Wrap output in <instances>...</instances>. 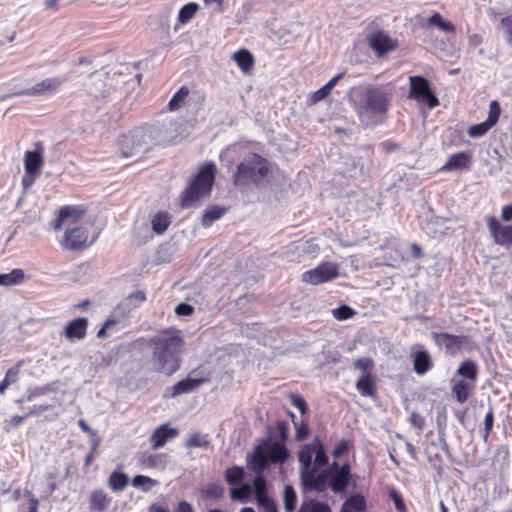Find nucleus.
<instances>
[{
	"label": "nucleus",
	"mask_w": 512,
	"mask_h": 512,
	"mask_svg": "<svg viewBox=\"0 0 512 512\" xmlns=\"http://www.w3.org/2000/svg\"><path fill=\"white\" fill-rule=\"evenodd\" d=\"M389 497L393 501L395 505V509L397 512H408L404 499L400 492H398L395 488H391L389 490Z\"/></svg>",
	"instance_id": "obj_50"
},
{
	"label": "nucleus",
	"mask_w": 512,
	"mask_h": 512,
	"mask_svg": "<svg viewBox=\"0 0 512 512\" xmlns=\"http://www.w3.org/2000/svg\"><path fill=\"white\" fill-rule=\"evenodd\" d=\"M276 426H277V430H278L279 436H280V439L278 441H283L284 443H286V441L288 439V432H289V427H288L287 422L284 420L278 421Z\"/></svg>",
	"instance_id": "obj_62"
},
{
	"label": "nucleus",
	"mask_w": 512,
	"mask_h": 512,
	"mask_svg": "<svg viewBox=\"0 0 512 512\" xmlns=\"http://www.w3.org/2000/svg\"><path fill=\"white\" fill-rule=\"evenodd\" d=\"M289 415H290V417L293 421V424L295 426L296 440L297 441L305 440L309 436V433H310L308 421L306 419H302L300 422H297V421H295L296 416L294 413L290 412Z\"/></svg>",
	"instance_id": "obj_37"
},
{
	"label": "nucleus",
	"mask_w": 512,
	"mask_h": 512,
	"mask_svg": "<svg viewBox=\"0 0 512 512\" xmlns=\"http://www.w3.org/2000/svg\"><path fill=\"white\" fill-rule=\"evenodd\" d=\"M314 467L321 468L328 464V456L325 452L324 445L322 441L318 438L314 439Z\"/></svg>",
	"instance_id": "obj_33"
},
{
	"label": "nucleus",
	"mask_w": 512,
	"mask_h": 512,
	"mask_svg": "<svg viewBox=\"0 0 512 512\" xmlns=\"http://www.w3.org/2000/svg\"><path fill=\"white\" fill-rule=\"evenodd\" d=\"M413 369L418 375L427 373L433 367L429 353L422 349L412 353Z\"/></svg>",
	"instance_id": "obj_24"
},
{
	"label": "nucleus",
	"mask_w": 512,
	"mask_h": 512,
	"mask_svg": "<svg viewBox=\"0 0 512 512\" xmlns=\"http://www.w3.org/2000/svg\"><path fill=\"white\" fill-rule=\"evenodd\" d=\"M64 81L65 79L60 77L46 78L34 86L19 92V95L41 96L48 93H54L61 87Z\"/></svg>",
	"instance_id": "obj_15"
},
{
	"label": "nucleus",
	"mask_w": 512,
	"mask_h": 512,
	"mask_svg": "<svg viewBox=\"0 0 512 512\" xmlns=\"http://www.w3.org/2000/svg\"><path fill=\"white\" fill-rule=\"evenodd\" d=\"M494 425V410L493 407H489L488 412L485 415L484 418V429H483V441L485 443L488 442L489 436L493 430Z\"/></svg>",
	"instance_id": "obj_45"
},
{
	"label": "nucleus",
	"mask_w": 512,
	"mask_h": 512,
	"mask_svg": "<svg viewBox=\"0 0 512 512\" xmlns=\"http://www.w3.org/2000/svg\"><path fill=\"white\" fill-rule=\"evenodd\" d=\"M472 163V154L462 151L452 154L446 163L440 168L441 172H450L454 170H469Z\"/></svg>",
	"instance_id": "obj_18"
},
{
	"label": "nucleus",
	"mask_w": 512,
	"mask_h": 512,
	"mask_svg": "<svg viewBox=\"0 0 512 512\" xmlns=\"http://www.w3.org/2000/svg\"><path fill=\"white\" fill-rule=\"evenodd\" d=\"M316 467L312 468L305 474L301 475L302 482L306 488L323 491L325 489L327 481L329 482L328 469L317 474Z\"/></svg>",
	"instance_id": "obj_19"
},
{
	"label": "nucleus",
	"mask_w": 512,
	"mask_h": 512,
	"mask_svg": "<svg viewBox=\"0 0 512 512\" xmlns=\"http://www.w3.org/2000/svg\"><path fill=\"white\" fill-rule=\"evenodd\" d=\"M98 446H99V441L95 440L90 449V452L88 453V455L85 458V462H84L85 467H89L92 464V462L94 461V459L97 455Z\"/></svg>",
	"instance_id": "obj_63"
},
{
	"label": "nucleus",
	"mask_w": 512,
	"mask_h": 512,
	"mask_svg": "<svg viewBox=\"0 0 512 512\" xmlns=\"http://www.w3.org/2000/svg\"><path fill=\"white\" fill-rule=\"evenodd\" d=\"M332 314L335 319L344 321L355 316L356 311L348 305H341L340 307L333 309Z\"/></svg>",
	"instance_id": "obj_46"
},
{
	"label": "nucleus",
	"mask_w": 512,
	"mask_h": 512,
	"mask_svg": "<svg viewBox=\"0 0 512 512\" xmlns=\"http://www.w3.org/2000/svg\"><path fill=\"white\" fill-rule=\"evenodd\" d=\"M178 435L179 430L177 428L170 427L168 423H165L153 431L149 441L153 449H159Z\"/></svg>",
	"instance_id": "obj_17"
},
{
	"label": "nucleus",
	"mask_w": 512,
	"mask_h": 512,
	"mask_svg": "<svg viewBox=\"0 0 512 512\" xmlns=\"http://www.w3.org/2000/svg\"><path fill=\"white\" fill-rule=\"evenodd\" d=\"M111 500L102 489L94 490L89 495V509L91 512H102L110 506Z\"/></svg>",
	"instance_id": "obj_23"
},
{
	"label": "nucleus",
	"mask_w": 512,
	"mask_h": 512,
	"mask_svg": "<svg viewBox=\"0 0 512 512\" xmlns=\"http://www.w3.org/2000/svg\"><path fill=\"white\" fill-rule=\"evenodd\" d=\"M433 339L437 345H443L448 354L454 356L462 348L470 344V338L466 335H454L447 332L433 333Z\"/></svg>",
	"instance_id": "obj_11"
},
{
	"label": "nucleus",
	"mask_w": 512,
	"mask_h": 512,
	"mask_svg": "<svg viewBox=\"0 0 512 512\" xmlns=\"http://www.w3.org/2000/svg\"><path fill=\"white\" fill-rule=\"evenodd\" d=\"M20 366L21 363H17L15 366L7 370L4 380H6L9 385H12L18 381L20 374Z\"/></svg>",
	"instance_id": "obj_55"
},
{
	"label": "nucleus",
	"mask_w": 512,
	"mask_h": 512,
	"mask_svg": "<svg viewBox=\"0 0 512 512\" xmlns=\"http://www.w3.org/2000/svg\"><path fill=\"white\" fill-rule=\"evenodd\" d=\"M217 173L214 162L207 161L202 164L198 172L190 179L187 187L180 194V207L190 208L210 197Z\"/></svg>",
	"instance_id": "obj_3"
},
{
	"label": "nucleus",
	"mask_w": 512,
	"mask_h": 512,
	"mask_svg": "<svg viewBox=\"0 0 512 512\" xmlns=\"http://www.w3.org/2000/svg\"><path fill=\"white\" fill-rule=\"evenodd\" d=\"M353 365L356 369L362 371L363 374H366L371 373L374 362L371 358H359L354 361Z\"/></svg>",
	"instance_id": "obj_53"
},
{
	"label": "nucleus",
	"mask_w": 512,
	"mask_h": 512,
	"mask_svg": "<svg viewBox=\"0 0 512 512\" xmlns=\"http://www.w3.org/2000/svg\"><path fill=\"white\" fill-rule=\"evenodd\" d=\"M178 316H191L194 313V307L187 303H180L175 308Z\"/></svg>",
	"instance_id": "obj_59"
},
{
	"label": "nucleus",
	"mask_w": 512,
	"mask_h": 512,
	"mask_svg": "<svg viewBox=\"0 0 512 512\" xmlns=\"http://www.w3.org/2000/svg\"><path fill=\"white\" fill-rule=\"evenodd\" d=\"M269 460L266 456V450L263 445H257L252 455L247 458L248 467L257 475H263V472L269 466Z\"/></svg>",
	"instance_id": "obj_20"
},
{
	"label": "nucleus",
	"mask_w": 512,
	"mask_h": 512,
	"mask_svg": "<svg viewBox=\"0 0 512 512\" xmlns=\"http://www.w3.org/2000/svg\"><path fill=\"white\" fill-rule=\"evenodd\" d=\"M266 450V456L272 464H283L289 458V450L283 441L271 442L270 439L261 444Z\"/></svg>",
	"instance_id": "obj_16"
},
{
	"label": "nucleus",
	"mask_w": 512,
	"mask_h": 512,
	"mask_svg": "<svg viewBox=\"0 0 512 512\" xmlns=\"http://www.w3.org/2000/svg\"><path fill=\"white\" fill-rule=\"evenodd\" d=\"M199 10V5L195 2H190L181 7L178 13V21L181 24L187 23Z\"/></svg>",
	"instance_id": "obj_39"
},
{
	"label": "nucleus",
	"mask_w": 512,
	"mask_h": 512,
	"mask_svg": "<svg viewBox=\"0 0 512 512\" xmlns=\"http://www.w3.org/2000/svg\"><path fill=\"white\" fill-rule=\"evenodd\" d=\"M368 44L378 56H382L398 47L396 40L392 39L384 31L372 32L367 37Z\"/></svg>",
	"instance_id": "obj_13"
},
{
	"label": "nucleus",
	"mask_w": 512,
	"mask_h": 512,
	"mask_svg": "<svg viewBox=\"0 0 512 512\" xmlns=\"http://www.w3.org/2000/svg\"><path fill=\"white\" fill-rule=\"evenodd\" d=\"M329 472V487L335 493L344 491L351 477V468L348 463L339 466L337 462H333L328 469Z\"/></svg>",
	"instance_id": "obj_9"
},
{
	"label": "nucleus",
	"mask_w": 512,
	"mask_h": 512,
	"mask_svg": "<svg viewBox=\"0 0 512 512\" xmlns=\"http://www.w3.org/2000/svg\"><path fill=\"white\" fill-rule=\"evenodd\" d=\"M487 227L490 232L493 241L500 246L510 247L512 246V225H503L494 216H488L486 218Z\"/></svg>",
	"instance_id": "obj_10"
},
{
	"label": "nucleus",
	"mask_w": 512,
	"mask_h": 512,
	"mask_svg": "<svg viewBox=\"0 0 512 512\" xmlns=\"http://www.w3.org/2000/svg\"><path fill=\"white\" fill-rule=\"evenodd\" d=\"M271 164L262 155L250 152L236 167L232 175L233 184L236 187H248L260 185L271 175Z\"/></svg>",
	"instance_id": "obj_4"
},
{
	"label": "nucleus",
	"mask_w": 512,
	"mask_h": 512,
	"mask_svg": "<svg viewBox=\"0 0 512 512\" xmlns=\"http://www.w3.org/2000/svg\"><path fill=\"white\" fill-rule=\"evenodd\" d=\"M356 389L364 397H374L376 395V378L372 373L362 374L356 382Z\"/></svg>",
	"instance_id": "obj_25"
},
{
	"label": "nucleus",
	"mask_w": 512,
	"mask_h": 512,
	"mask_svg": "<svg viewBox=\"0 0 512 512\" xmlns=\"http://www.w3.org/2000/svg\"><path fill=\"white\" fill-rule=\"evenodd\" d=\"M347 95L350 105L359 117L385 116L389 110L391 94L382 87L354 86Z\"/></svg>",
	"instance_id": "obj_2"
},
{
	"label": "nucleus",
	"mask_w": 512,
	"mask_h": 512,
	"mask_svg": "<svg viewBox=\"0 0 512 512\" xmlns=\"http://www.w3.org/2000/svg\"><path fill=\"white\" fill-rule=\"evenodd\" d=\"M52 391H53V387H52L51 384H47V385H44V386L34 387L33 389H31L29 391V394L27 396V400L30 401V400H32L35 397H39V396L48 394V393H50Z\"/></svg>",
	"instance_id": "obj_54"
},
{
	"label": "nucleus",
	"mask_w": 512,
	"mask_h": 512,
	"mask_svg": "<svg viewBox=\"0 0 512 512\" xmlns=\"http://www.w3.org/2000/svg\"><path fill=\"white\" fill-rule=\"evenodd\" d=\"M232 58L243 73H250L255 65V58L247 49L236 51Z\"/></svg>",
	"instance_id": "obj_26"
},
{
	"label": "nucleus",
	"mask_w": 512,
	"mask_h": 512,
	"mask_svg": "<svg viewBox=\"0 0 512 512\" xmlns=\"http://www.w3.org/2000/svg\"><path fill=\"white\" fill-rule=\"evenodd\" d=\"M128 476L124 473L114 471L110 474L108 479L109 487L113 491H122L128 485Z\"/></svg>",
	"instance_id": "obj_34"
},
{
	"label": "nucleus",
	"mask_w": 512,
	"mask_h": 512,
	"mask_svg": "<svg viewBox=\"0 0 512 512\" xmlns=\"http://www.w3.org/2000/svg\"><path fill=\"white\" fill-rule=\"evenodd\" d=\"M428 25L437 26L440 30L448 33H454L456 30L454 24L443 20L441 14L438 12H435L428 18Z\"/></svg>",
	"instance_id": "obj_38"
},
{
	"label": "nucleus",
	"mask_w": 512,
	"mask_h": 512,
	"mask_svg": "<svg viewBox=\"0 0 512 512\" xmlns=\"http://www.w3.org/2000/svg\"><path fill=\"white\" fill-rule=\"evenodd\" d=\"M208 445L207 436L198 432L190 434L185 442L187 448H206Z\"/></svg>",
	"instance_id": "obj_42"
},
{
	"label": "nucleus",
	"mask_w": 512,
	"mask_h": 512,
	"mask_svg": "<svg viewBox=\"0 0 512 512\" xmlns=\"http://www.w3.org/2000/svg\"><path fill=\"white\" fill-rule=\"evenodd\" d=\"M32 414H33V411H30L23 416H19V415L12 416L9 420H7V427H10V428L19 427L20 425H22L23 421Z\"/></svg>",
	"instance_id": "obj_60"
},
{
	"label": "nucleus",
	"mask_w": 512,
	"mask_h": 512,
	"mask_svg": "<svg viewBox=\"0 0 512 512\" xmlns=\"http://www.w3.org/2000/svg\"><path fill=\"white\" fill-rule=\"evenodd\" d=\"M89 233L86 227L77 226L68 229L61 241V246L64 249L72 251H82L86 249L92 242L88 241Z\"/></svg>",
	"instance_id": "obj_8"
},
{
	"label": "nucleus",
	"mask_w": 512,
	"mask_h": 512,
	"mask_svg": "<svg viewBox=\"0 0 512 512\" xmlns=\"http://www.w3.org/2000/svg\"><path fill=\"white\" fill-rule=\"evenodd\" d=\"M331 512L330 507L323 502L313 501L311 504H302L298 512Z\"/></svg>",
	"instance_id": "obj_48"
},
{
	"label": "nucleus",
	"mask_w": 512,
	"mask_h": 512,
	"mask_svg": "<svg viewBox=\"0 0 512 512\" xmlns=\"http://www.w3.org/2000/svg\"><path fill=\"white\" fill-rule=\"evenodd\" d=\"M289 399H290L291 404L294 407H296L302 415H304L308 412L307 402L300 394L290 393Z\"/></svg>",
	"instance_id": "obj_52"
},
{
	"label": "nucleus",
	"mask_w": 512,
	"mask_h": 512,
	"mask_svg": "<svg viewBox=\"0 0 512 512\" xmlns=\"http://www.w3.org/2000/svg\"><path fill=\"white\" fill-rule=\"evenodd\" d=\"M493 126L488 122L484 121L479 124L472 125L468 129V135L472 138L480 137L486 134Z\"/></svg>",
	"instance_id": "obj_47"
},
{
	"label": "nucleus",
	"mask_w": 512,
	"mask_h": 512,
	"mask_svg": "<svg viewBox=\"0 0 512 512\" xmlns=\"http://www.w3.org/2000/svg\"><path fill=\"white\" fill-rule=\"evenodd\" d=\"M201 494L205 499H220L224 495V488L218 483H208L201 488Z\"/></svg>",
	"instance_id": "obj_36"
},
{
	"label": "nucleus",
	"mask_w": 512,
	"mask_h": 512,
	"mask_svg": "<svg viewBox=\"0 0 512 512\" xmlns=\"http://www.w3.org/2000/svg\"><path fill=\"white\" fill-rule=\"evenodd\" d=\"M314 452L315 451L313 442L311 444H305L301 447L298 453L301 475L305 474L306 472L314 468V465L312 464Z\"/></svg>",
	"instance_id": "obj_27"
},
{
	"label": "nucleus",
	"mask_w": 512,
	"mask_h": 512,
	"mask_svg": "<svg viewBox=\"0 0 512 512\" xmlns=\"http://www.w3.org/2000/svg\"><path fill=\"white\" fill-rule=\"evenodd\" d=\"M349 451V443L347 440H340L339 443L335 446L332 451V456L334 458H339L344 454H347Z\"/></svg>",
	"instance_id": "obj_57"
},
{
	"label": "nucleus",
	"mask_w": 512,
	"mask_h": 512,
	"mask_svg": "<svg viewBox=\"0 0 512 512\" xmlns=\"http://www.w3.org/2000/svg\"><path fill=\"white\" fill-rule=\"evenodd\" d=\"M409 98L421 105L434 109L440 102L431 88L430 82L424 76L414 75L409 77Z\"/></svg>",
	"instance_id": "obj_6"
},
{
	"label": "nucleus",
	"mask_w": 512,
	"mask_h": 512,
	"mask_svg": "<svg viewBox=\"0 0 512 512\" xmlns=\"http://www.w3.org/2000/svg\"><path fill=\"white\" fill-rule=\"evenodd\" d=\"M226 212V208L217 205L207 208L201 217L202 226L205 228L210 227L214 221L220 219Z\"/></svg>",
	"instance_id": "obj_31"
},
{
	"label": "nucleus",
	"mask_w": 512,
	"mask_h": 512,
	"mask_svg": "<svg viewBox=\"0 0 512 512\" xmlns=\"http://www.w3.org/2000/svg\"><path fill=\"white\" fill-rule=\"evenodd\" d=\"M501 26L505 29L508 43L512 45V16L503 17Z\"/></svg>",
	"instance_id": "obj_58"
},
{
	"label": "nucleus",
	"mask_w": 512,
	"mask_h": 512,
	"mask_svg": "<svg viewBox=\"0 0 512 512\" xmlns=\"http://www.w3.org/2000/svg\"><path fill=\"white\" fill-rule=\"evenodd\" d=\"M204 379H194V378H186L183 380H180L175 385H173L171 388L167 389V397L174 398L180 394L189 393L196 388H198L202 383H204Z\"/></svg>",
	"instance_id": "obj_22"
},
{
	"label": "nucleus",
	"mask_w": 512,
	"mask_h": 512,
	"mask_svg": "<svg viewBox=\"0 0 512 512\" xmlns=\"http://www.w3.org/2000/svg\"><path fill=\"white\" fill-rule=\"evenodd\" d=\"M189 92L190 91L187 86H182L170 99L168 103L169 110L175 111L179 109L188 97Z\"/></svg>",
	"instance_id": "obj_40"
},
{
	"label": "nucleus",
	"mask_w": 512,
	"mask_h": 512,
	"mask_svg": "<svg viewBox=\"0 0 512 512\" xmlns=\"http://www.w3.org/2000/svg\"><path fill=\"white\" fill-rule=\"evenodd\" d=\"M252 495V486L248 483L242 484L238 488H232L230 490V497L234 500L246 502Z\"/></svg>",
	"instance_id": "obj_41"
},
{
	"label": "nucleus",
	"mask_w": 512,
	"mask_h": 512,
	"mask_svg": "<svg viewBox=\"0 0 512 512\" xmlns=\"http://www.w3.org/2000/svg\"><path fill=\"white\" fill-rule=\"evenodd\" d=\"M501 115V106L497 100H493L489 104V113L486 121L495 126Z\"/></svg>",
	"instance_id": "obj_49"
},
{
	"label": "nucleus",
	"mask_w": 512,
	"mask_h": 512,
	"mask_svg": "<svg viewBox=\"0 0 512 512\" xmlns=\"http://www.w3.org/2000/svg\"><path fill=\"white\" fill-rule=\"evenodd\" d=\"M366 510V500L361 494L350 496L343 504L340 512H364Z\"/></svg>",
	"instance_id": "obj_30"
},
{
	"label": "nucleus",
	"mask_w": 512,
	"mask_h": 512,
	"mask_svg": "<svg viewBox=\"0 0 512 512\" xmlns=\"http://www.w3.org/2000/svg\"><path fill=\"white\" fill-rule=\"evenodd\" d=\"M175 512H195V510L189 502L182 500L178 502Z\"/></svg>",
	"instance_id": "obj_64"
},
{
	"label": "nucleus",
	"mask_w": 512,
	"mask_h": 512,
	"mask_svg": "<svg viewBox=\"0 0 512 512\" xmlns=\"http://www.w3.org/2000/svg\"><path fill=\"white\" fill-rule=\"evenodd\" d=\"M283 498H284V508H285L286 512H293L296 508L297 495L292 486H290V485L285 486Z\"/></svg>",
	"instance_id": "obj_43"
},
{
	"label": "nucleus",
	"mask_w": 512,
	"mask_h": 512,
	"mask_svg": "<svg viewBox=\"0 0 512 512\" xmlns=\"http://www.w3.org/2000/svg\"><path fill=\"white\" fill-rule=\"evenodd\" d=\"M330 93H331V90L326 85H324L323 87H321L320 89H318L317 91H315L312 94V97H311L312 102L313 103L320 102L323 99H325Z\"/></svg>",
	"instance_id": "obj_61"
},
{
	"label": "nucleus",
	"mask_w": 512,
	"mask_h": 512,
	"mask_svg": "<svg viewBox=\"0 0 512 512\" xmlns=\"http://www.w3.org/2000/svg\"><path fill=\"white\" fill-rule=\"evenodd\" d=\"M126 301L127 305L132 308L139 307L144 301H146V294L142 290H137L129 294Z\"/></svg>",
	"instance_id": "obj_51"
},
{
	"label": "nucleus",
	"mask_w": 512,
	"mask_h": 512,
	"mask_svg": "<svg viewBox=\"0 0 512 512\" xmlns=\"http://www.w3.org/2000/svg\"><path fill=\"white\" fill-rule=\"evenodd\" d=\"M456 373L462 378L452 381L451 394L459 404H464L476 389L478 366L472 360H465Z\"/></svg>",
	"instance_id": "obj_5"
},
{
	"label": "nucleus",
	"mask_w": 512,
	"mask_h": 512,
	"mask_svg": "<svg viewBox=\"0 0 512 512\" xmlns=\"http://www.w3.org/2000/svg\"><path fill=\"white\" fill-rule=\"evenodd\" d=\"M170 224L171 215L167 211H159L151 219L152 230L158 235L165 233Z\"/></svg>",
	"instance_id": "obj_29"
},
{
	"label": "nucleus",
	"mask_w": 512,
	"mask_h": 512,
	"mask_svg": "<svg viewBox=\"0 0 512 512\" xmlns=\"http://www.w3.org/2000/svg\"><path fill=\"white\" fill-rule=\"evenodd\" d=\"M409 421L413 427L419 431H423L426 425L425 418L418 412H412L409 416Z\"/></svg>",
	"instance_id": "obj_56"
},
{
	"label": "nucleus",
	"mask_w": 512,
	"mask_h": 512,
	"mask_svg": "<svg viewBox=\"0 0 512 512\" xmlns=\"http://www.w3.org/2000/svg\"><path fill=\"white\" fill-rule=\"evenodd\" d=\"M224 477L225 481L229 485L235 486L242 483V481L244 480L245 470L241 466H232L226 469Z\"/></svg>",
	"instance_id": "obj_32"
},
{
	"label": "nucleus",
	"mask_w": 512,
	"mask_h": 512,
	"mask_svg": "<svg viewBox=\"0 0 512 512\" xmlns=\"http://www.w3.org/2000/svg\"><path fill=\"white\" fill-rule=\"evenodd\" d=\"M339 276V265L334 262H321L314 269H310L302 274V281L319 285L330 282Z\"/></svg>",
	"instance_id": "obj_7"
},
{
	"label": "nucleus",
	"mask_w": 512,
	"mask_h": 512,
	"mask_svg": "<svg viewBox=\"0 0 512 512\" xmlns=\"http://www.w3.org/2000/svg\"><path fill=\"white\" fill-rule=\"evenodd\" d=\"M88 328V319L85 317L76 318L68 322L65 326L64 335L70 340H82L86 337Z\"/></svg>",
	"instance_id": "obj_21"
},
{
	"label": "nucleus",
	"mask_w": 512,
	"mask_h": 512,
	"mask_svg": "<svg viewBox=\"0 0 512 512\" xmlns=\"http://www.w3.org/2000/svg\"><path fill=\"white\" fill-rule=\"evenodd\" d=\"M85 214V209L82 206L65 205L62 206L58 212V216L53 221L52 226L54 230H60L64 224L77 223Z\"/></svg>",
	"instance_id": "obj_14"
},
{
	"label": "nucleus",
	"mask_w": 512,
	"mask_h": 512,
	"mask_svg": "<svg viewBox=\"0 0 512 512\" xmlns=\"http://www.w3.org/2000/svg\"><path fill=\"white\" fill-rule=\"evenodd\" d=\"M153 348L154 370L171 376L177 372L181 365V353L184 347V339L181 331L175 328L161 330L148 341Z\"/></svg>",
	"instance_id": "obj_1"
},
{
	"label": "nucleus",
	"mask_w": 512,
	"mask_h": 512,
	"mask_svg": "<svg viewBox=\"0 0 512 512\" xmlns=\"http://www.w3.org/2000/svg\"><path fill=\"white\" fill-rule=\"evenodd\" d=\"M255 498L257 504L264 512H278V507L274 499L269 497L267 492V483L263 475H257L253 481Z\"/></svg>",
	"instance_id": "obj_12"
},
{
	"label": "nucleus",
	"mask_w": 512,
	"mask_h": 512,
	"mask_svg": "<svg viewBox=\"0 0 512 512\" xmlns=\"http://www.w3.org/2000/svg\"><path fill=\"white\" fill-rule=\"evenodd\" d=\"M157 484L158 482L156 480L145 475H136L132 479V485L136 488H141L145 492L149 491Z\"/></svg>",
	"instance_id": "obj_44"
},
{
	"label": "nucleus",
	"mask_w": 512,
	"mask_h": 512,
	"mask_svg": "<svg viewBox=\"0 0 512 512\" xmlns=\"http://www.w3.org/2000/svg\"><path fill=\"white\" fill-rule=\"evenodd\" d=\"M43 165V158L38 151H26L24 157L25 172L29 175H35Z\"/></svg>",
	"instance_id": "obj_28"
},
{
	"label": "nucleus",
	"mask_w": 512,
	"mask_h": 512,
	"mask_svg": "<svg viewBox=\"0 0 512 512\" xmlns=\"http://www.w3.org/2000/svg\"><path fill=\"white\" fill-rule=\"evenodd\" d=\"M24 279V272L21 269H14L10 273L0 274V286H11L20 284Z\"/></svg>",
	"instance_id": "obj_35"
}]
</instances>
